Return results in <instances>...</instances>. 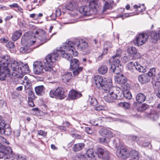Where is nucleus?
Masks as SVG:
<instances>
[{"instance_id":"c9c22d12","label":"nucleus","mask_w":160,"mask_h":160,"mask_svg":"<svg viewBox=\"0 0 160 160\" xmlns=\"http://www.w3.org/2000/svg\"><path fill=\"white\" fill-rule=\"evenodd\" d=\"M67 95V90L65 88H61V99L64 98Z\"/></svg>"},{"instance_id":"3c124183","label":"nucleus","mask_w":160,"mask_h":160,"mask_svg":"<svg viewBox=\"0 0 160 160\" xmlns=\"http://www.w3.org/2000/svg\"><path fill=\"white\" fill-rule=\"evenodd\" d=\"M6 46L9 48H14L15 47V45L13 42L10 41L6 44Z\"/></svg>"},{"instance_id":"ea45409f","label":"nucleus","mask_w":160,"mask_h":160,"mask_svg":"<svg viewBox=\"0 0 160 160\" xmlns=\"http://www.w3.org/2000/svg\"><path fill=\"white\" fill-rule=\"evenodd\" d=\"M119 105L120 107L126 109L129 108L130 107L129 103L126 102H120Z\"/></svg>"},{"instance_id":"c756f323","label":"nucleus","mask_w":160,"mask_h":160,"mask_svg":"<svg viewBox=\"0 0 160 160\" xmlns=\"http://www.w3.org/2000/svg\"><path fill=\"white\" fill-rule=\"evenodd\" d=\"M84 146V144L82 143L76 144L73 147V150L74 152H78L81 150Z\"/></svg>"},{"instance_id":"6e6552de","label":"nucleus","mask_w":160,"mask_h":160,"mask_svg":"<svg viewBox=\"0 0 160 160\" xmlns=\"http://www.w3.org/2000/svg\"><path fill=\"white\" fill-rule=\"evenodd\" d=\"M93 80L97 88L99 89H102V92L105 91V89H107V88L110 87V83H111V86H112V82L110 80L107 81L105 78L101 76H95Z\"/></svg>"},{"instance_id":"9d476101","label":"nucleus","mask_w":160,"mask_h":160,"mask_svg":"<svg viewBox=\"0 0 160 160\" xmlns=\"http://www.w3.org/2000/svg\"><path fill=\"white\" fill-rule=\"evenodd\" d=\"M148 37V35L146 33H140L136 37L134 43L136 45H142L145 43Z\"/></svg>"},{"instance_id":"09e8293b","label":"nucleus","mask_w":160,"mask_h":160,"mask_svg":"<svg viewBox=\"0 0 160 160\" xmlns=\"http://www.w3.org/2000/svg\"><path fill=\"white\" fill-rule=\"evenodd\" d=\"M148 108V105L146 104H143L142 106L138 108V110L140 112H142Z\"/></svg>"},{"instance_id":"a878e982","label":"nucleus","mask_w":160,"mask_h":160,"mask_svg":"<svg viewBox=\"0 0 160 160\" xmlns=\"http://www.w3.org/2000/svg\"><path fill=\"white\" fill-rule=\"evenodd\" d=\"M148 74L150 77V79L152 78V80H156V78L158 77L156 75V68H152L150 69Z\"/></svg>"},{"instance_id":"2f4dec72","label":"nucleus","mask_w":160,"mask_h":160,"mask_svg":"<svg viewBox=\"0 0 160 160\" xmlns=\"http://www.w3.org/2000/svg\"><path fill=\"white\" fill-rule=\"evenodd\" d=\"M70 62V68H73L74 67L79 66L78 60L76 59L72 58L69 61Z\"/></svg>"},{"instance_id":"a19ab883","label":"nucleus","mask_w":160,"mask_h":160,"mask_svg":"<svg viewBox=\"0 0 160 160\" xmlns=\"http://www.w3.org/2000/svg\"><path fill=\"white\" fill-rule=\"evenodd\" d=\"M153 84L157 88H158L160 86V78H158V77L156 78V80H152Z\"/></svg>"},{"instance_id":"37998d69","label":"nucleus","mask_w":160,"mask_h":160,"mask_svg":"<svg viewBox=\"0 0 160 160\" xmlns=\"http://www.w3.org/2000/svg\"><path fill=\"white\" fill-rule=\"evenodd\" d=\"M108 51V49L107 48H104L102 53L97 58L98 60L100 61L103 58V56L107 53Z\"/></svg>"},{"instance_id":"423d86ee","label":"nucleus","mask_w":160,"mask_h":160,"mask_svg":"<svg viewBox=\"0 0 160 160\" xmlns=\"http://www.w3.org/2000/svg\"><path fill=\"white\" fill-rule=\"evenodd\" d=\"M99 5L98 0H93L89 2L88 7L87 5L82 6L79 8V11L80 13L85 15L88 12L89 14H95L97 12V8Z\"/></svg>"},{"instance_id":"393cba45","label":"nucleus","mask_w":160,"mask_h":160,"mask_svg":"<svg viewBox=\"0 0 160 160\" xmlns=\"http://www.w3.org/2000/svg\"><path fill=\"white\" fill-rule=\"evenodd\" d=\"M146 99V96L142 93H139L136 96V101L138 103H141L145 101Z\"/></svg>"},{"instance_id":"69168bd1","label":"nucleus","mask_w":160,"mask_h":160,"mask_svg":"<svg viewBox=\"0 0 160 160\" xmlns=\"http://www.w3.org/2000/svg\"><path fill=\"white\" fill-rule=\"evenodd\" d=\"M56 15H60V9L57 8L56 10Z\"/></svg>"},{"instance_id":"49530a36","label":"nucleus","mask_w":160,"mask_h":160,"mask_svg":"<svg viewBox=\"0 0 160 160\" xmlns=\"http://www.w3.org/2000/svg\"><path fill=\"white\" fill-rule=\"evenodd\" d=\"M89 101L90 104L92 106H95L97 103V101L96 99L93 97H90L89 98Z\"/></svg>"},{"instance_id":"864d4df0","label":"nucleus","mask_w":160,"mask_h":160,"mask_svg":"<svg viewBox=\"0 0 160 160\" xmlns=\"http://www.w3.org/2000/svg\"><path fill=\"white\" fill-rule=\"evenodd\" d=\"M28 103L29 105L31 107H33L35 106L33 100L32 98H29Z\"/></svg>"},{"instance_id":"2eb2a0df","label":"nucleus","mask_w":160,"mask_h":160,"mask_svg":"<svg viewBox=\"0 0 160 160\" xmlns=\"http://www.w3.org/2000/svg\"><path fill=\"white\" fill-rule=\"evenodd\" d=\"M139 82L142 84H144L149 82L151 79L148 74H143L139 75L138 77Z\"/></svg>"},{"instance_id":"603ef678","label":"nucleus","mask_w":160,"mask_h":160,"mask_svg":"<svg viewBox=\"0 0 160 160\" xmlns=\"http://www.w3.org/2000/svg\"><path fill=\"white\" fill-rule=\"evenodd\" d=\"M28 157L25 156H18V160H28Z\"/></svg>"},{"instance_id":"bb28decb","label":"nucleus","mask_w":160,"mask_h":160,"mask_svg":"<svg viewBox=\"0 0 160 160\" xmlns=\"http://www.w3.org/2000/svg\"><path fill=\"white\" fill-rule=\"evenodd\" d=\"M22 34V32L20 30L16 31L12 34V40L13 41H16L20 38Z\"/></svg>"},{"instance_id":"9b49d317","label":"nucleus","mask_w":160,"mask_h":160,"mask_svg":"<svg viewBox=\"0 0 160 160\" xmlns=\"http://www.w3.org/2000/svg\"><path fill=\"white\" fill-rule=\"evenodd\" d=\"M72 45H74V47L77 48V49L81 51H83L88 48V43L82 39H77L75 42H71Z\"/></svg>"},{"instance_id":"cd10ccee","label":"nucleus","mask_w":160,"mask_h":160,"mask_svg":"<svg viewBox=\"0 0 160 160\" xmlns=\"http://www.w3.org/2000/svg\"><path fill=\"white\" fill-rule=\"evenodd\" d=\"M82 67H74L73 68H71L72 69V72L74 76H77L81 72L82 70Z\"/></svg>"},{"instance_id":"39448f33","label":"nucleus","mask_w":160,"mask_h":160,"mask_svg":"<svg viewBox=\"0 0 160 160\" xmlns=\"http://www.w3.org/2000/svg\"><path fill=\"white\" fill-rule=\"evenodd\" d=\"M122 50L119 48L117 50L115 54L111 59L113 63L111 67V70L114 73L118 74L123 69V67L120 63Z\"/></svg>"},{"instance_id":"5fc2aeb1","label":"nucleus","mask_w":160,"mask_h":160,"mask_svg":"<svg viewBox=\"0 0 160 160\" xmlns=\"http://www.w3.org/2000/svg\"><path fill=\"white\" fill-rule=\"evenodd\" d=\"M110 4L108 2H105L103 7L104 9L106 10L110 8Z\"/></svg>"},{"instance_id":"4468645a","label":"nucleus","mask_w":160,"mask_h":160,"mask_svg":"<svg viewBox=\"0 0 160 160\" xmlns=\"http://www.w3.org/2000/svg\"><path fill=\"white\" fill-rule=\"evenodd\" d=\"M82 96L81 93L74 90H71L69 93L68 98L69 100L77 99Z\"/></svg>"},{"instance_id":"774afa93","label":"nucleus","mask_w":160,"mask_h":160,"mask_svg":"<svg viewBox=\"0 0 160 160\" xmlns=\"http://www.w3.org/2000/svg\"><path fill=\"white\" fill-rule=\"evenodd\" d=\"M73 136V137L78 139L80 138L81 137L80 135L76 134H74Z\"/></svg>"},{"instance_id":"de8ad7c7","label":"nucleus","mask_w":160,"mask_h":160,"mask_svg":"<svg viewBox=\"0 0 160 160\" xmlns=\"http://www.w3.org/2000/svg\"><path fill=\"white\" fill-rule=\"evenodd\" d=\"M12 154H13L12 156V157L11 155H10V154H8L5 158L9 159V160H18V159L17 158H15L14 157L15 156V155L13 152H12Z\"/></svg>"},{"instance_id":"6ab92c4d","label":"nucleus","mask_w":160,"mask_h":160,"mask_svg":"<svg viewBox=\"0 0 160 160\" xmlns=\"http://www.w3.org/2000/svg\"><path fill=\"white\" fill-rule=\"evenodd\" d=\"M121 72V71L119 73L117 74V75L119 74V75L116 78L115 81L118 83L120 84H124L127 82V78L123 74H121L119 75L120 73ZM115 74H116V73Z\"/></svg>"},{"instance_id":"e2e57ef3","label":"nucleus","mask_w":160,"mask_h":160,"mask_svg":"<svg viewBox=\"0 0 160 160\" xmlns=\"http://www.w3.org/2000/svg\"><path fill=\"white\" fill-rule=\"evenodd\" d=\"M9 6L11 8H18V5L16 3H14L13 4H10Z\"/></svg>"},{"instance_id":"ddd939ff","label":"nucleus","mask_w":160,"mask_h":160,"mask_svg":"<svg viewBox=\"0 0 160 160\" xmlns=\"http://www.w3.org/2000/svg\"><path fill=\"white\" fill-rule=\"evenodd\" d=\"M98 157L105 160H108L109 158L108 152L106 150L101 148H98L97 150Z\"/></svg>"},{"instance_id":"f704fd0d","label":"nucleus","mask_w":160,"mask_h":160,"mask_svg":"<svg viewBox=\"0 0 160 160\" xmlns=\"http://www.w3.org/2000/svg\"><path fill=\"white\" fill-rule=\"evenodd\" d=\"M86 156L89 158H94L95 156L93 149H88L86 152Z\"/></svg>"},{"instance_id":"79ce46f5","label":"nucleus","mask_w":160,"mask_h":160,"mask_svg":"<svg viewBox=\"0 0 160 160\" xmlns=\"http://www.w3.org/2000/svg\"><path fill=\"white\" fill-rule=\"evenodd\" d=\"M77 157L80 160H88V157L86 156L85 154H78L77 155Z\"/></svg>"},{"instance_id":"dca6fc26","label":"nucleus","mask_w":160,"mask_h":160,"mask_svg":"<svg viewBox=\"0 0 160 160\" xmlns=\"http://www.w3.org/2000/svg\"><path fill=\"white\" fill-rule=\"evenodd\" d=\"M99 132L101 136L106 138H110L113 136V133L111 131L106 129H101Z\"/></svg>"},{"instance_id":"72a5a7b5","label":"nucleus","mask_w":160,"mask_h":160,"mask_svg":"<svg viewBox=\"0 0 160 160\" xmlns=\"http://www.w3.org/2000/svg\"><path fill=\"white\" fill-rule=\"evenodd\" d=\"M128 53L131 55H133V56L135 57L137 54V50L136 49L133 47H131L128 49Z\"/></svg>"},{"instance_id":"338daca9","label":"nucleus","mask_w":160,"mask_h":160,"mask_svg":"<svg viewBox=\"0 0 160 160\" xmlns=\"http://www.w3.org/2000/svg\"><path fill=\"white\" fill-rule=\"evenodd\" d=\"M150 144V143L148 142H144L142 144V146L143 147L148 146Z\"/></svg>"},{"instance_id":"a211bd4d","label":"nucleus","mask_w":160,"mask_h":160,"mask_svg":"<svg viewBox=\"0 0 160 160\" xmlns=\"http://www.w3.org/2000/svg\"><path fill=\"white\" fill-rule=\"evenodd\" d=\"M148 117L152 121H156L159 118V115L157 112L153 110L148 114Z\"/></svg>"},{"instance_id":"0e129e2a","label":"nucleus","mask_w":160,"mask_h":160,"mask_svg":"<svg viewBox=\"0 0 160 160\" xmlns=\"http://www.w3.org/2000/svg\"><path fill=\"white\" fill-rule=\"evenodd\" d=\"M6 104L5 103V101L3 100H0V107H2L3 105L6 106Z\"/></svg>"},{"instance_id":"b1692460","label":"nucleus","mask_w":160,"mask_h":160,"mask_svg":"<svg viewBox=\"0 0 160 160\" xmlns=\"http://www.w3.org/2000/svg\"><path fill=\"white\" fill-rule=\"evenodd\" d=\"M72 74L71 72H66L63 74L62 77V79L63 82L66 83L71 79Z\"/></svg>"},{"instance_id":"7ed1b4c3","label":"nucleus","mask_w":160,"mask_h":160,"mask_svg":"<svg viewBox=\"0 0 160 160\" xmlns=\"http://www.w3.org/2000/svg\"><path fill=\"white\" fill-rule=\"evenodd\" d=\"M36 36L39 35L36 41H32L30 39L28 40V37L22 36V38L21 42L22 43H25L24 45L20 48V51L22 54H26L30 52L32 50L30 47L33 44L36 42L40 43V45H41L46 42L48 40L46 39L45 31L42 29H38L35 32Z\"/></svg>"},{"instance_id":"f8f14e48","label":"nucleus","mask_w":160,"mask_h":160,"mask_svg":"<svg viewBox=\"0 0 160 160\" xmlns=\"http://www.w3.org/2000/svg\"><path fill=\"white\" fill-rule=\"evenodd\" d=\"M12 150L9 147H5L4 145L0 143V158H2L6 155L10 154L12 157L13 154H12Z\"/></svg>"},{"instance_id":"f257e3e1","label":"nucleus","mask_w":160,"mask_h":160,"mask_svg":"<svg viewBox=\"0 0 160 160\" xmlns=\"http://www.w3.org/2000/svg\"><path fill=\"white\" fill-rule=\"evenodd\" d=\"M30 70L26 64L11 60L10 57L6 55L0 57V80L4 81L7 77L12 75L15 77V79L20 80L23 77L24 73L29 72Z\"/></svg>"},{"instance_id":"7c9ffc66","label":"nucleus","mask_w":160,"mask_h":160,"mask_svg":"<svg viewBox=\"0 0 160 160\" xmlns=\"http://www.w3.org/2000/svg\"><path fill=\"white\" fill-rule=\"evenodd\" d=\"M118 94L119 97H121V99L123 97L128 99H131L132 98L131 94L129 92H127L126 93H123L121 92L118 93Z\"/></svg>"},{"instance_id":"bf43d9fd","label":"nucleus","mask_w":160,"mask_h":160,"mask_svg":"<svg viewBox=\"0 0 160 160\" xmlns=\"http://www.w3.org/2000/svg\"><path fill=\"white\" fill-rule=\"evenodd\" d=\"M51 74L53 75V78H56L58 77V72L55 71H52L51 72Z\"/></svg>"},{"instance_id":"4d7b16f0","label":"nucleus","mask_w":160,"mask_h":160,"mask_svg":"<svg viewBox=\"0 0 160 160\" xmlns=\"http://www.w3.org/2000/svg\"><path fill=\"white\" fill-rule=\"evenodd\" d=\"M38 134L39 135L42 136L44 137L46 136L47 133L42 130H38Z\"/></svg>"},{"instance_id":"4c0bfd02","label":"nucleus","mask_w":160,"mask_h":160,"mask_svg":"<svg viewBox=\"0 0 160 160\" xmlns=\"http://www.w3.org/2000/svg\"><path fill=\"white\" fill-rule=\"evenodd\" d=\"M135 62L133 63L132 62H129L127 64V67L128 69L131 71L133 72V70L135 69Z\"/></svg>"},{"instance_id":"6e6d98bb","label":"nucleus","mask_w":160,"mask_h":160,"mask_svg":"<svg viewBox=\"0 0 160 160\" xmlns=\"http://www.w3.org/2000/svg\"><path fill=\"white\" fill-rule=\"evenodd\" d=\"M131 139L135 142H138L139 139V138L136 136H131Z\"/></svg>"},{"instance_id":"58836bf2","label":"nucleus","mask_w":160,"mask_h":160,"mask_svg":"<svg viewBox=\"0 0 160 160\" xmlns=\"http://www.w3.org/2000/svg\"><path fill=\"white\" fill-rule=\"evenodd\" d=\"M11 128L10 127H8L7 128H5L3 129V133H2V134H4L8 136L10 135L11 133Z\"/></svg>"},{"instance_id":"c03bdc74","label":"nucleus","mask_w":160,"mask_h":160,"mask_svg":"<svg viewBox=\"0 0 160 160\" xmlns=\"http://www.w3.org/2000/svg\"><path fill=\"white\" fill-rule=\"evenodd\" d=\"M144 6L143 5L138 6L136 5H135L133 7L135 8H137V11L140 12H142L144 11L145 9L144 7Z\"/></svg>"},{"instance_id":"c85d7f7f","label":"nucleus","mask_w":160,"mask_h":160,"mask_svg":"<svg viewBox=\"0 0 160 160\" xmlns=\"http://www.w3.org/2000/svg\"><path fill=\"white\" fill-rule=\"evenodd\" d=\"M135 69L139 72H145L146 71L145 68L141 65L138 62H135Z\"/></svg>"},{"instance_id":"a18cd8bd","label":"nucleus","mask_w":160,"mask_h":160,"mask_svg":"<svg viewBox=\"0 0 160 160\" xmlns=\"http://www.w3.org/2000/svg\"><path fill=\"white\" fill-rule=\"evenodd\" d=\"M105 138H99V141L102 144H107L108 142H109L108 139Z\"/></svg>"},{"instance_id":"13d9d810","label":"nucleus","mask_w":160,"mask_h":160,"mask_svg":"<svg viewBox=\"0 0 160 160\" xmlns=\"http://www.w3.org/2000/svg\"><path fill=\"white\" fill-rule=\"evenodd\" d=\"M85 129L86 132L89 134H92V130L91 129V128L89 127H86L85 128Z\"/></svg>"},{"instance_id":"473e14b6","label":"nucleus","mask_w":160,"mask_h":160,"mask_svg":"<svg viewBox=\"0 0 160 160\" xmlns=\"http://www.w3.org/2000/svg\"><path fill=\"white\" fill-rule=\"evenodd\" d=\"M98 71L101 74H105L108 71V67L106 65H102L98 68Z\"/></svg>"},{"instance_id":"f3484780","label":"nucleus","mask_w":160,"mask_h":160,"mask_svg":"<svg viewBox=\"0 0 160 160\" xmlns=\"http://www.w3.org/2000/svg\"><path fill=\"white\" fill-rule=\"evenodd\" d=\"M49 96L52 98L60 99V88L58 87L55 90H51L49 92Z\"/></svg>"},{"instance_id":"052dcab7","label":"nucleus","mask_w":160,"mask_h":160,"mask_svg":"<svg viewBox=\"0 0 160 160\" xmlns=\"http://www.w3.org/2000/svg\"><path fill=\"white\" fill-rule=\"evenodd\" d=\"M104 108V107L102 106H99L95 108V109L97 111L102 110Z\"/></svg>"},{"instance_id":"8fccbe9b","label":"nucleus","mask_w":160,"mask_h":160,"mask_svg":"<svg viewBox=\"0 0 160 160\" xmlns=\"http://www.w3.org/2000/svg\"><path fill=\"white\" fill-rule=\"evenodd\" d=\"M62 126H61V130H63L64 131L66 130L65 127H68L69 125V123L67 122H65L62 123Z\"/></svg>"},{"instance_id":"4be33fe9","label":"nucleus","mask_w":160,"mask_h":160,"mask_svg":"<svg viewBox=\"0 0 160 160\" xmlns=\"http://www.w3.org/2000/svg\"><path fill=\"white\" fill-rule=\"evenodd\" d=\"M129 160H138L139 159V153L138 152L135 150H132L129 152Z\"/></svg>"},{"instance_id":"5701e85b","label":"nucleus","mask_w":160,"mask_h":160,"mask_svg":"<svg viewBox=\"0 0 160 160\" xmlns=\"http://www.w3.org/2000/svg\"><path fill=\"white\" fill-rule=\"evenodd\" d=\"M45 88L43 85H40L36 87L35 90L37 95L41 96L45 93Z\"/></svg>"},{"instance_id":"20e7f679","label":"nucleus","mask_w":160,"mask_h":160,"mask_svg":"<svg viewBox=\"0 0 160 160\" xmlns=\"http://www.w3.org/2000/svg\"><path fill=\"white\" fill-rule=\"evenodd\" d=\"M72 54L76 57L78 56V52L71 45V42H68L61 47V56L63 58L69 61L72 58Z\"/></svg>"},{"instance_id":"0eeeda50","label":"nucleus","mask_w":160,"mask_h":160,"mask_svg":"<svg viewBox=\"0 0 160 160\" xmlns=\"http://www.w3.org/2000/svg\"><path fill=\"white\" fill-rule=\"evenodd\" d=\"M110 83V87L107 88V89H105V91L102 92L105 100L108 103H112L114 102L116 99H121V97H119L118 93V94L115 93L114 90L115 88L112 87V86H111V83Z\"/></svg>"},{"instance_id":"412c9836","label":"nucleus","mask_w":160,"mask_h":160,"mask_svg":"<svg viewBox=\"0 0 160 160\" xmlns=\"http://www.w3.org/2000/svg\"><path fill=\"white\" fill-rule=\"evenodd\" d=\"M78 7V5L77 3L72 1L66 4V8L68 10L73 11L77 10Z\"/></svg>"},{"instance_id":"aec40b11","label":"nucleus","mask_w":160,"mask_h":160,"mask_svg":"<svg viewBox=\"0 0 160 160\" xmlns=\"http://www.w3.org/2000/svg\"><path fill=\"white\" fill-rule=\"evenodd\" d=\"M19 83L23 84L25 86V88H29L31 85V82L29 80L27 81H23V77L20 80L18 78L15 79V78L14 83L17 84Z\"/></svg>"},{"instance_id":"e433bc0d","label":"nucleus","mask_w":160,"mask_h":160,"mask_svg":"<svg viewBox=\"0 0 160 160\" xmlns=\"http://www.w3.org/2000/svg\"><path fill=\"white\" fill-rule=\"evenodd\" d=\"M5 123L4 121L1 119L0 118V134H2L3 133V129L5 128Z\"/></svg>"},{"instance_id":"1a4fd4ad","label":"nucleus","mask_w":160,"mask_h":160,"mask_svg":"<svg viewBox=\"0 0 160 160\" xmlns=\"http://www.w3.org/2000/svg\"><path fill=\"white\" fill-rule=\"evenodd\" d=\"M116 147L117 148H118L117 153L120 157L124 159L128 158L129 152L126 147L121 145H120L118 147V145L117 144H116Z\"/></svg>"},{"instance_id":"680f3d73","label":"nucleus","mask_w":160,"mask_h":160,"mask_svg":"<svg viewBox=\"0 0 160 160\" xmlns=\"http://www.w3.org/2000/svg\"><path fill=\"white\" fill-rule=\"evenodd\" d=\"M8 41V40L4 38H2L0 39V42L1 43L4 42L5 43H6Z\"/></svg>"},{"instance_id":"f03ea898","label":"nucleus","mask_w":160,"mask_h":160,"mask_svg":"<svg viewBox=\"0 0 160 160\" xmlns=\"http://www.w3.org/2000/svg\"><path fill=\"white\" fill-rule=\"evenodd\" d=\"M60 54V48H57L53 52L46 57L43 61V63L40 61L34 62L33 72L36 74H40L43 72V69L46 71H50L52 70V64L56 63Z\"/></svg>"}]
</instances>
